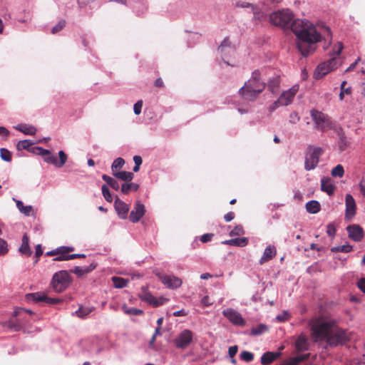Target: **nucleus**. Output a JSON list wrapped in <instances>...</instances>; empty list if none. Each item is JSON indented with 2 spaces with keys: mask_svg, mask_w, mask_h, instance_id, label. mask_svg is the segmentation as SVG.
<instances>
[{
  "mask_svg": "<svg viewBox=\"0 0 365 365\" xmlns=\"http://www.w3.org/2000/svg\"><path fill=\"white\" fill-rule=\"evenodd\" d=\"M311 337L314 342L325 341L329 346L344 345L349 340L346 331L331 321L317 318L310 322Z\"/></svg>",
  "mask_w": 365,
  "mask_h": 365,
  "instance_id": "1",
  "label": "nucleus"
},
{
  "mask_svg": "<svg viewBox=\"0 0 365 365\" xmlns=\"http://www.w3.org/2000/svg\"><path fill=\"white\" fill-rule=\"evenodd\" d=\"M292 31L298 38L297 47L304 56L312 53L321 36L315 26L307 20L295 19L291 24Z\"/></svg>",
  "mask_w": 365,
  "mask_h": 365,
  "instance_id": "2",
  "label": "nucleus"
},
{
  "mask_svg": "<svg viewBox=\"0 0 365 365\" xmlns=\"http://www.w3.org/2000/svg\"><path fill=\"white\" fill-rule=\"evenodd\" d=\"M344 46L341 42H337L333 48V51L330 53V59L326 62L319 64L314 73V78L317 79L321 78L326 74L337 68L338 61L336 58L339 56Z\"/></svg>",
  "mask_w": 365,
  "mask_h": 365,
  "instance_id": "3",
  "label": "nucleus"
},
{
  "mask_svg": "<svg viewBox=\"0 0 365 365\" xmlns=\"http://www.w3.org/2000/svg\"><path fill=\"white\" fill-rule=\"evenodd\" d=\"M293 18L292 11L288 9H284L272 13L269 16V21L274 26L285 28L290 25Z\"/></svg>",
  "mask_w": 365,
  "mask_h": 365,
  "instance_id": "4",
  "label": "nucleus"
},
{
  "mask_svg": "<svg viewBox=\"0 0 365 365\" xmlns=\"http://www.w3.org/2000/svg\"><path fill=\"white\" fill-rule=\"evenodd\" d=\"M322 153L321 148L309 146L305 155L304 169L307 171L315 169Z\"/></svg>",
  "mask_w": 365,
  "mask_h": 365,
  "instance_id": "5",
  "label": "nucleus"
},
{
  "mask_svg": "<svg viewBox=\"0 0 365 365\" xmlns=\"http://www.w3.org/2000/svg\"><path fill=\"white\" fill-rule=\"evenodd\" d=\"M218 53L221 55L222 61L227 66H235L234 63L230 62V59L235 53V46L230 42L229 38L226 37L222 41L217 48Z\"/></svg>",
  "mask_w": 365,
  "mask_h": 365,
  "instance_id": "6",
  "label": "nucleus"
},
{
  "mask_svg": "<svg viewBox=\"0 0 365 365\" xmlns=\"http://www.w3.org/2000/svg\"><path fill=\"white\" fill-rule=\"evenodd\" d=\"M70 283V276L67 271L62 270L54 274L52 278V286L57 292H62Z\"/></svg>",
  "mask_w": 365,
  "mask_h": 365,
  "instance_id": "7",
  "label": "nucleus"
},
{
  "mask_svg": "<svg viewBox=\"0 0 365 365\" xmlns=\"http://www.w3.org/2000/svg\"><path fill=\"white\" fill-rule=\"evenodd\" d=\"M193 333L190 329H184L174 339V344L178 349H185L192 342Z\"/></svg>",
  "mask_w": 365,
  "mask_h": 365,
  "instance_id": "8",
  "label": "nucleus"
},
{
  "mask_svg": "<svg viewBox=\"0 0 365 365\" xmlns=\"http://www.w3.org/2000/svg\"><path fill=\"white\" fill-rule=\"evenodd\" d=\"M310 115L317 129L324 130L329 127L330 122L327 115L314 109L310 111Z\"/></svg>",
  "mask_w": 365,
  "mask_h": 365,
  "instance_id": "9",
  "label": "nucleus"
},
{
  "mask_svg": "<svg viewBox=\"0 0 365 365\" xmlns=\"http://www.w3.org/2000/svg\"><path fill=\"white\" fill-rule=\"evenodd\" d=\"M222 314L234 325L241 327L245 325V320L242 318L241 314L232 308L224 309Z\"/></svg>",
  "mask_w": 365,
  "mask_h": 365,
  "instance_id": "10",
  "label": "nucleus"
},
{
  "mask_svg": "<svg viewBox=\"0 0 365 365\" xmlns=\"http://www.w3.org/2000/svg\"><path fill=\"white\" fill-rule=\"evenodd\" d=\"M263 86H260V88H255L253 87H250V86L247 87L245 85L240 88L239 93L242 96V97L249 101H254L258 96V95L262 92Z\"/></svg>",
  "mask_w": 365,
  "mask_h": 365,
  "instance_id": "11",
  "label": "nucleus"
},
{
  "mask_svg": "<svg viewBox=\"0 0 365 365\" xmlns=\"http://www.w3.org/2000/svg\"><path fill=\"white\" fill-rule=\"evenodd\" d=\"M58 157L59 160H58L56 157L52 155L51 152H49V154H47L46 156H44L43 159L46 163L48 164L53 165L56 168H61L64 165L67 160V155L63 150H60L58 152Z\"/></svg>",
  "mask_w": 365,
  "mask_h": 365,
  "instance_id": "12",
  "label": "nucleus"
},
{
  "mask_svg": "<svg viewBox=\"0 0 365 365\" xmlns=\"http://www.w3.org/2000/svg\"><path fill=\"white\" fill-rule=\"evenodd\" d=\"M299 85L296 84L281 93L279 98L281 101L282 106H287L292 103L294 96L299 91Z\"/></svg>",
  "mask_w": 365,
  "mask_h": 365,
  "instance_id": "13",
  "label": "nucleus"
},
{
  "mask_svg": "<svg viewBox=\"0 0 365 365\" xmlns=\"http://www.w3.org/2000/svg\"><path fill=\"white\" fill-rule=\"evenodd\" d=\"M145 212V206L140 201H136L133 209L131 210L129 220L133 223H136L140 221V218Z\"/></svg>",
  "mask_w": 365,
  "mask_h": 365,
  "instance_id": "14",
  "label": "nucleus"
},
{
  "mask_svg": "<svg viewBox=\"0 0 365 365\" xmlns=\"http://www.w3.org/2000/svg\"><path fill=\"white\" fill-rule=\"evenodd\" d=\"M248 87H253L255 88H260L263 86V90L266 86V83L261 81V72L259 70H255L252 73V77L245 83Z\"/></svg>",
  "mask_w": 365,
  "mask_h": 365,
  "instance_id": "15",
  "label": "nucleus"
},
{
  "mask_svg": "<svg viewBox=\"0 0 365 365\" xmlns=\"http://www.w3.org/2000/svg\"><path fill=\"white\" fill-rule=\"evenodd\" d=\"M345 218L351 220L356 214V202L351 195L347 194L345 197Z\"/></svg>",
  "mask_w": 365,
  "mask_h": 365,
  "instance_id": "16",
  "label": "nucleus"
},
{
  "mask_svg": "<svg viewBox=\"0 0 365 365\" xmlns=\"http://www.w3.org/2000/svg\"><path fill=\"white\" fill-rule=\"evenodd\" d=\"M349 237L355 242H359L364 237L363 229L358 225H351L346 227Z\"/></svg>",
  "mask_w": 365,
  "mask_h": 365,
  "instance_id": "17",
  "label": "nucleus"
},
{
  "mask_svg": "<svg viewBox=\"0 0 365 365\" xmlns=\"http://www.w3.org/2000/svg\"><path fill=\"white\" fill-rule=\"evenodd\" d=\"M114 207L118 216L121 219H126L129 211V205L116 197Z\"/></svg>",
  "mask_w": 365,
  "mask_h": 365,
  "instance_id": "18",
  "label": "nucleus"
},
{
  "mask_svg": "<svg viewBox=\"0 0 365 365\" xmlns=\"http://www.w3.org/2000/svg\"><path fill=\"white\" fill-rule=\"evenodd\" d=\"M160 279L169 289H177L182 284V280L174 275H163L160 277Z\"/></svg>",
  "mask_w": 365,
  "mask_h": 365,
  "instance_id": "19",
  "label": "nucleus"
},
{
  "mask_svg": "<svg viewBox=\"0 0 365 365\" xmlns=\"http://www.w3.org/2000/svg\"><path fill=\"white\" fill-rule=\"evenodd\" d=\"M321 190L329 195H333L335 190L334 181L330 178H322L321 179Z\"/></svg>",
  "mask_w": 365,
  "mask_h": 365,
  "instance_id": "20",
  "label": "nucleus"
},
{
  "mask_svg": "<svg viewBox=\"0 0 365 365\" xmlns=\"http://www.w3.org/2000/svg\"><path fill=\"white\" fill-rule=\"evenodd\" d=\"M310 344L308 338L304 335L301 334L298 336L295 341V347L299 351H308L309 349Z\"/></svg>",
  "mask_w": 365,
  "mask_h": 365,
  "instance_id": "21",
  "label": "nucleus"
},
{
  "mask_svg": "<svg viewBox=\"0 0 365 365\" xmlns=\"http://www.w3.org/2000/svg\"><path fill=\"white\" fill-rule=\"evenodd\" d=\"M276 252V248L274 246L269 245L266 247L263 255L259 259V264H262L264 262L271 260L275 256Z\"/></svg>",
  "mask_w": 365,
  "mask_h": 365,
  "instance_id": "22",
  "label": "nucleus"
},
{
  "mask_svg": "<svg viewBox=\"0 0 365 365\" xmlns=\"http://www.w3.org/2000/svg\"><path fill=\"white\" fill-rule=\"evenodd\" d=\"M14 128L24 133L25 135H34L37 132V129L34 125L26 123L18 124L14 126Z\"/></svg>",
  "mask_w": 365,
  "mask_h": 365,
  "instance_id": "23",
  "label": "nucleus"
},
{
  "mask_svg": "<svg viewBox=\"0 0 365 365\" xmlns=\"http://www.w3.org/2000/svg\"><path fill=\"white\" fill-rule=\"evenodd\" d=\"M139 297L142 301L146 302L154 307H159L162 304V302H157L156 298L144 289L139 294Z\"/></svg>",
  "mask_w": 365,
  "mask_h": 365,
  "instance_id": "24",
  "label": "nucleus"
},
{
  "mask_svg": "<svg viewBox=\"0 0 365 365\" xmlns=\"http://www.w3.org/2000/svg\"><path fill=\"white\" fill-rule=\"evenodd\" d=\"M280 85L279 75L274 74L272 77L269 78L267 86L272 93H277Z\"/></svg>",
  "mask_w": 365,
  "mask_h": 365,
  "instance_id": "25",
  "label": "nucleus"
},
{
  "mask_svg": "<svg viewBox=\"0 0 365 365\" xmlns=\"http://www.w3.org/2000/svg\"><path fill=\"white\" fill-rule=\"evenodd\" d=\"M224 245L236 246V247H245L248 243V238L240 237L225 240L222 242Z\"/></svg>",
  "mask_w": 365,
  "mask_h": 365,
  "instance_id": "26",
  "label": "nucleus"
},
{
  "mask_svg": "<svg viewBox=\"0 0 365 365\" xmlns=\"http://www.w3.org/2000/svg\"><path fill=\"white\" fill-rule=\"evenodd\" d=\"M337 135L339 136L338 140V146L340 151H344L349 145V142L347 140V138L343 131L342 128H339L337 131Z\"/></svg>",
  "mask_w": 365,
  "mask_h": 365,
  "instance_id": "27",
  "label": "nucleus"
},
{
  "mask_svg": "<svg viewBox=\"0 0 365 365\" xmlns=\"http://www.w3.org/2000/svg\"><path fill=\"white\" fill-rule=\"evenodd\" d=\"M96 265L94 263H91L89 266L86 267H79L76 266L74 267L72 271L78 277H82L84 274H86L93 270L96 268Z\"/></svg>",
  "mask_w": 365,
  "mask_h": 365,
  "instance_id": "28",
  "label": "nucleus"
},
{
  "mask_svg": "<svg viewBox=\"0 0 365 365\" xmlns=\"http://www.w3.org/2000/svg\"><path fill=\"white\" fill-rule=\"evenodd\" d=\"M19 251L26 256H30L32 253V251L29 247V239L28 236L25 234L22 237V243L20 246Z\"/></svg>",
  "mask_w": 365,
  "mask_h": 365,
  "instance_id": "29",
  "label": "nucleus"
},
{
  "mask_svg": "<svg viewBox=\"0 0 365 365\" xmlns=\"http://www.w3.org/2000/svg\"><path fill=\"white\" fill-rule=\"evenodd\" d=\"M279 355V352H265L261 357V363L264 365L269 364L272 363Z\"/></svg>",
  "mask_w": 365,
  "mask_h": 365,
  "instance_id": "30",
  "label": "nucleus"
},
{
  "mask_svg": "<svg viewBox=\"0 0 365 365\" xmlns=\"http://www.w3.org/2000/svg\"><path fill=\"white\" fill-rule=\"evenodd\" d=\"M13 200L16 202V207L18 210L20 211V212L23 213L26 216L32 215L33 207L31 205L24 206V203L21 200H16L14 197L13 198Z\"/></svg>",
  "mask_w": 365,
  "mask_h": 365,
  "instance_id": "31",
  "label": "nucleus"
},
{
  "mask_svg": "<svg viewBox=\"0 0 365 365\" xmlns=\"http://www.w3.org/2000/svg\"><path fill=\"white\" fill-rule=\"evenodd\" d=\"M307 212L311 214H317L320 211V203L317 200H310L306 203Z\"/></svg>",
  "mask_w": 365,
  "mask_h": 365,
  "instance_id": "32",
  "label": "nucleus"
},
{
  "mask_svg": "<svg viewBox=\"0 0 365 365\" xmlns=\"http://www.w3.org/2000/svg\"><path fill=\"white\" fill-rule=\"evenodd\" d=\"M113 174L116 178L126 182H130L134 178V175L131 172L120 171Z\"/></svg>",
  "mask_w": 365,
  "mask_h": 365,
  "instance_id": "33",
  "label": "nucleus"
},
{
  "mask_svg": "<svg viewBox=\"0 0 365 365\" xmlns=\"http://www.w3.org/2000/svg\"><path fill=\"white\" fill-rule=\"evenodd\" d=\"M309 356V354H305L292 357L287 361V365H298L302 361L308 359Z\"/></svg>",
  "mask_w": 365,
  "mask_h": 365,
  "instance_id": "34",
  "label": "nucleus"
},
{
  "mask_svg": "<svg viewBox=\"0 0 365 365\" xmlns=\"http://www.w3.org/2000/svg\"><path fill=\"white\" fill-rule=\"evenodd\" d=\"M139 188V185L136 183L131 182V181L128 183H123L121 186V192L123 194H128L130 191H137Z\"/></svg>",
  "mask_w": 365,
  "mask_h": 365,
  "instance_id": "35",
  "label": "nucleus"
},
{
  "mask_svg": "<svg viewBox=\"0 0 365 365\" xmlns=\"http://www.w3.org/2000/svg\"><path fill=\"white\" fill-rule=\"evenodd\" d=\"M102 179L108 185H110L113 190H118L120 189V185L118 182L115 180L114 178L107 175H103Z\"/></svg>",
  "mask_w": 365,
  "mask_h": 365,
  "instance_id": "36",
  "label": "nucleus"
},
{
  "mask_svg": "<svg viewBox=\"0 0 365 365\" xmlns=\"http://www.w3.org/2000/svg\"><path fill=\"white\" fill-rule=\"evenodd\" d=\"M46 294L41 292L31 293L27 295V299L34 302H44Z\"/></svg>",
  "mask_w": 365,
  "mask_h": 365,
  "instance_id": "37",
  "label": "nucleus"
},
{
  "mask_svg": "<svg viewBox=\"0 0 365 365\" xmlns=\"http://www.w3.org/2000/svg\"><path fill=\"white\" fill-rule=\"evenodd\" d=\"M112 281L113 282V286L118 289L125 287L128 283V279H125L118 277H113Z\"/></svg>",
  "mask_w": 365,
  "mask_h": 365,
  "instance_id": "38",
  "label": "nucleus"
},
{
  "mask_svg": "<svg viewBox=\"0 0 365 365\" xmlns=\"http://www.w3.org/2000/svg\"><path fill=\"white\" fill-rule=\"evenodd\" d=\"M353 250V247L351 245H349V244H346V245H340V246H335V247H332L331 248V252H344V253H348V252H350L351 251H352Z\"/></svg>",
  "mask_w": 365,
  "mask_h": 365,
  "instance_id": "39",
  "label": "nucleus"
},
{
  "mask_svg": "<svg viewBox=\"0 0 365 365\" xmlns=\"http://www.w3.org/2000/svg\"><path fill=\"white\" fill-rule=\"evenodd\" d=\"M86 257V255L84 254H71L68 255H60L53 259L55 261H63V260H69L73 259L76 258H83Z\"/></svg>",
  "mask_w": 365,
  "mask_h": 365,
  "instance_id": "40",
  "label": "nucleus"
},
{
  "mask_svg": "<svg viewBox=\"0 0 365 365\" xmlns=\"http://www.w3.org/2000/svg\"><path fill=\"white\" fill-rule=\"evenodd\" d=\"M346 84V81H344L341 82L340 85V93L339 95V98L340 101H343L344 98V95H350L351 93V87L345 88V86Z\"/></svg>",
  "mask_w": 365,
  "mask_h": 365,
  "instance_id": "41",
  "label": "nucleus"
},
{
  "mask_svg": "<svg viewBox=\"0 0 365 365\" xmlns=\"http://www.w3.org/2000/svg\"><path fill=\"white\" fill-rule=\"evenodd\" d=\"M122 309L123 310L124 313L128 315H140L143 313L142 309L134 308V307H128L125 305H123L122 307Z\"/></svg>",
  "mask_w": 365,
  "mask_h": 365,
  "instance_id": "42",
  "label": "nucleus"
},
{
  "mask_svg": "<svg viewBox=\"0 0 365 365\" xmlns=\"http://www.w3.org/2000/svg\"><path fill=\"white\" fill-rule=\"evenodd\" d=\"M93 311V308L80 307L78 310L76 311V314L78 317L84 318L88 316Z\"/></svg>",
  "mask_w": 365,
  "mask_h": 365,
  "instance_id": "43",
  "label": "nucleus"
},
{
  "mask_svg": "<svg viewBox=\"0 0 365 365\" xmlns=\"http://www.w3.org/2000/svg\"><path fill=\"white\" fill-rule=\"evenodd\" d=\"M267 330V327L264 324H260L251 329V334L257 336L259 335Z\"/></svg>",
  "mask_w": 365,
  "mask_h": 365,
  "instance_id": "44",
  "label": "nucleus"
},
{
  "mask_svg": "<svg viewBox=\"0 0 365 365\" xmlns=\"http://www.w3.org/2000/svg\"><path fill=\"white\" fill-rule=\"evenodd\" d=\"M331 175L334 178L339 177L341 178L343 177L344 174V170L341 165H337L331 170Z\"/></svg>",
  "mask_w": 365,
  "mask_h": 365,
  "instance_id": "45",
  "label": "nucleus"
},
{
  "mask_svg": "<svg viewBox=\"0 0 365 365\" xmlns=\"http://www.w3.org/2000/svg\"><path fill=\"white\" fill-rule=\"evenodd\" d=\"M238 6H241L242 8H247V7H251L252 11H253V13H254V16L255 18L257 19H260L261 16L262 15H261L258 11H257V9L252 4H249V3H241V4H238Z\"/></svg>",
  "mask_w": 365,
  "mask_h": 365,
  "instance_id": "46",
  "label": "nucleus"
},
{
  "mask_svg": "<svg viewBox=\"0 0 365 365\" xmlns=\"http://www.w3.org/2000/svg\"><path fill=\"white\" fill-rule=\"evenodd\" d=\"M0 156L1 158L6 162H10L11 160V153L6 148L0 149Z\"/></svg>",
  "mask_w": 365,
  "mask_h": 365,
  "instance_id": "47",
  "label": "nucleus"
},
{
  "mask_svg": "<svg viewBox=\"0 0 365 365\" xmlns=\"http://www.w3.org/2000/svg\"><path fill=\"white\" fill-rule=\"evenodd\" d=\"M124 164L125 160L122 158H118L113 162L111 169L114 172L115 170L120 169Z\"/></svg>",
  "mask_w": 365,
  "mask_h": 365,
  "instance_id": "48",
  "label": "nucleus"
},
{
  "mask_svg": "<svg viewBox=\"0 0 365 365\" xmlns=\"http://www.w3.org/2000/svg\"><path fill=\"white\" fill-rule=\"evenodd\" d=\"M102 194L107 202H111L113 201V197L109 191L108 187L106 185H102Z\"/></svg>",
  "mask_w": 365,
  "mask_h": 365,
  "instance_id": "49",
  "label": "nucleus"
},
{
  "mask_svg": "<svg viewBox=\"0 0 365 365\" xmlns=\"http://www.w3.org/2000/svg\"><path fill=\"white\" fill-rule=\"evenodd\" d=\"M240 359L246 362H250L253 360L254 354L252 352L244 351L240 354Z\"/></svg>",
  "mask_w": 365,
  "mask_h": 365,
  "instance_id": "50",
  "label": "nucleus"
},
{
  "mask_svg": "<svg viewBox=\"0 0 365 365\" xmlns=\"http://www.w3.org/2000/svg\"><path fill=\"white\" fill-rule=\"evenodd\" d=\"M244 234V229L240 225L235 226L230 232V236L242 235Z\"/></svg>",
  "mask_w": 365,
  "mask_h": 365,
  "instance_id": "51",
  "label": "nucleus"
},
{
  "mask_svg": "<svg viewBox=\"0 0 365 365\" xmlns=\"http://www.w3.org/2000/svg\"><path fill=\"white\" fill-rule=\"evenodd\" d=\"M33 144H34V143L29 140H22L19 141V143L17 144V148L19 150H20V149L26 150Z\"/></svg>",
  "mask_w": 365,
  "mask_h": 365,
  "instance_id": "52",
  "label": "nucleus"
},
{
  "mask_svg": "<svg viewBox=\"0 0 365 365\" xmlns=\"http://www.w3.org/2000/svg\"><path fill=\"white\" fill-rule=\"evenodd\" d=\"M66 26V21L61 20L56 26H54L51 29V33L55 34L62 30Z\"/></svg>",
  "mask_w": 365,
  "mask_h": 365,
  "instance_id": "53",
  "label": "nucleus"
},
{
  "mask_svg": "<svg viewBox=\"0 0 365 365\" xmlns=\"http://www.w3.org/2000/svg\"><path fill=\"white\" fill-rule=\"evenodd\" d=\"M8 252V245L7 242L0 238V256L5 255Z\"/></svg>",
  "mask_w": 365,
  "mask_h": 365,
  "instance_id": "54",
  "label": "nucleus"
},
{
  "mask_svg": "<svg viewBox=\"0 0 365 365\" xmlns=\"http://www.w3.org/2000/svg\"><path fill=\"white\" fill-rule=\"evenodd\" d=\"M24 313H29L30 314H33L31 310L19 307L14 310V315L16 317H18L23 315Z\"/></svg>",
  "mask_w": 365,
  "mask_h": 365,
  "instance_id": "55",
  "label": "nucleus"
},
{
  "mask_svg": "<svg viewBox=\"0 0 365 365\" xmlns=\"http://www.w3.org/2000/svg\"><path fill=\"white\" fill-rule=\"evenodd\" d=\"M143 107V101H138L133 106V112L135 115H139L141 113Z\"/></svg>",
  "mask_w": 365,
  "mask_h": 365,
  "instance_id": "56",
  "label": "nucleus"
},
{
  "mask_svg": "<svg viewBox=\"0 0 365 365\" xmlns=\"http://www.w3.org/2000/svg\"><path fill=\"white\" fill-rule=\"evenodd\" d=\"M280 106H283L282 104V102L281 101L279 100V98H278L277 100H276L275 101H274L269 107V112H273L277 108H278Z\"/></svg>",
  "mask_w": 365,
  "mask_h": 365,
  "instance_id": "57",
  "label": "nucleus"
},
{
  "mask_svg": "<svg viewBox=\"0 0 365 365\" xmlns=\"http://www.w3.org/2000/svg\"><path fill=\"white\" fill-rule=\"evenodd\" d=\"M300 120V117L298 113L295 111L292 112L289 114V122L292 124L297 123Z\"/></svg>",
  "mask_w": 365,
  "mask_h": 365,
  "instance_id": "58",
  "label": "nucleus"
},
{
  "mask_svg": "<svg viewBox=\"0 0 365 365\" xmlns=\"http://www.w3.org/2000/svg\"><path fill=\"white\" fill-rule=\"evenodd\" d=\"M35 150L38 151L36 154L42 156V158H44V156H46L47 154H49V152H51L50 150L44 149L41 147H36Z\"/></svg>",
  "mask_w": 365,
  "mask_h": 365,
  "instance_id": "59",
  "label": "nucleus"
},
{
  "mask_svg": "<svg viewBox=\"0 0 365 365\" xmlns=\"http://www.w3.org/2000/svg\"><path fill=\"white\" fill-rule=\"evenodd\" d=\"M21 322L19 319H17L16 323L11 322L9 325L10 328L16 331L20 330L21 329Z\"/></svg>",
  "mask_w": 365,
  "mask_h": 365,
  "instance_id": "60",
  "label": "nucleus"
},
{
  "mask_svg": "<svg viewBox=\"0 0 365 365\" xmlns=\"http://www.w3.org/2000/svg\"><path fill=\"white\" fill-rule=\"evenodd\" d=\"M213 236H214V235L212 233L204 234L201 236L200 241L203 243L208 242L211 241Z\"/></svg>",
  "mask_w": 365,
  "mask_h": 365,
  "instance_id": "61",
  "label": "nucleus"
},
{
  "mask_svg": "<svg viewBox=\"0 0 365 365\" xmlns=\"http://www.w3.org/2000/svg\"><path fill=\"white\" fill-rule=\"evenodd\" d=\"M289 319V313L287 312H284L283 313L278 314L276 317V319L278 322H284Z\"/></svg>",
  "mask_w": 365,
  "mask_h": 365,
  "instance_id": "62",
  "label": "nucleus"
},
{
  "mask_svg": "<svg viewBox=\"0 0 365 365\" xmlns=\"http://www.w3.org/2000/svg\"><path fill=\"white\" fill-rule=\"evenodd\" d=\"M60 302H61V300L59 299L49 297L46 295V298H45V301H44V302H46V304H55L59 303Z\"/></svg>",
  "mask_w": 365,
  "mask_h": 365,
  "instance_id": "63",
  "label": "nucleus"
},
{
  "mask_svg": "<svg viewBox=\"0 0 365 365\" xmlns=\"http://www.w3.org/2000/svg\"><path fill=\"white\" fill-rule=\"evenodd\" d=\"M357 284L360 290L365 293V278H361L359 279Z\"/></svg>",
  "mask_w": 365,
  "mask_h": 365,
  "instance_id": "64",
  "label": "nucleus"
}]
</instances>
